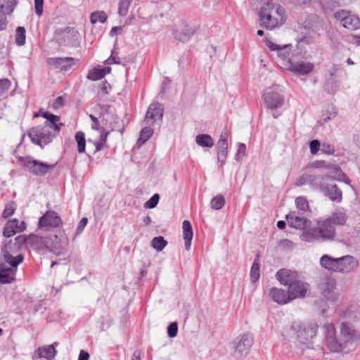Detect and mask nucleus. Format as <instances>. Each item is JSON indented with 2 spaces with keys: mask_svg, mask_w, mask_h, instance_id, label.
I'll list each match as a JSON object with an SVG mask.
<instances>
[{
  "mask_svg": "<svg viewBox=\"0 0 360 360\" xmlns=\"http://www.w3.org/2000/svg\"><path fill=\"white\" fill-rule=\"evenodd\" d=\"M318 324L315 322L297 323L295 322L290 328V341L297 349V352H304L314 349V338L316 336Z\"/></svg>",
  "mask_w": 360,
  "mask_h": 360,
  "instance_id": "nucleus-1",
  "label": "nucleus"
},
{
  "mask_svg": "<svg viewBox=\"0 0 360 360\" xmlns=\"http://www.w3.org/2000/svg\"><path fill=\"white\" fill-rule=\"evenodd\" d=\"M285 21V11L274 0H268L260 8L259 22L260 26L274 30L281 27Z\"/></svg>",
  "mask_w": 360,
  "mask_h": 360,
  "instance_id": "nucleus-2",
  "label": "nucleus"
},
{
  "mask_svg": "<svg viewBox=\"0 0 360 360\" xmlns=\"http://www.w3.org/2000/svg\"><path fill=\"white\" fill-rule=\"evenodd\" d=\"M335 236V228L329 226L324 219H318L316 226L304 231L300 239L307 243H323L333 240Z\"/></svg>",
  "mask_w": 360,
  "mask_h": 360,
  "instance_id": "nucleus-3",
  "label": "nucleus"
},
{
  "mask_svg": "<svg viewBox=\"0 0 360 360\" xmlns=\"http://www.w3.org/2000/svg\"><path fill=\"white\" fill-rule=\"evenodd\" d=\"M322 330L325 336V345L330 352H340L347 348L342 337L338 338L335 326L332 323L325 324Z\"/></svg>",
  "mask_w": 360,
  "mask_h": 360,
  "instance_id": "nucleus-4",
  "label": "nucleus"
},
{
  "mask_svg": "<svg viewBox=\"0 0 360 360\" xmlns=\"http://www.w3.org/2000/svg\"><path fill=\"white\" fill-rule=\"evenodd\" d=\"M340 332L346 347L354 349L360 344V332L347 321H342Z\"/></svg>",
  "mask_w": 360,
  "mask_h": 360,
  "instance_id": "nucleus-5",
  "label": "nucleus"
},
{
  "mask_svg": "<svg viewBox=\"0 0 360 360\" xmlns=\"http://www.w3.org/2000/svg\"><path fill=\"white\" fill-rule=\"evenodd\" d=\"M19 161L31 173L35 176H44L51 169L55 167V165L48 164L33 159L32 157H20Z\"/></svg>",
  "mask_w": 360,
  "mask_h": 360,
  "instance_id": "nucleus-6",
  "label": "nucleus"
},
{
  "mask_svg": "<svg viewBox=\"0 0 360 360\" xmlns=\"http://www.w3.org/2000/svg\"><path fill=\"white\" fill-rule=\"evenodd\" d=\"M19 250L20 248L18 245H15V243H14L11 240L4 242L3 244L1 252L4 259L6 263L12 267H18V266L23 261L24 257L22 255L18 254L14 256Z\"/></svg>",
  "mask_w": 360,
  "mask_h": 360,
  "instance_id": "nucleus-7",
  "label": "nucleus"
},
{
  "mask_svg": "<svg viewBox=\"0 0 360 360\" xmlns=\"http://www.w3.org/2000/svg\"><path fill=\"white\" fill-rule=\"evenodd\" d=\"M56 39L59 46L77 47L80 44L79 33L71 27L58 31Z\"/></svg>",
  "mask_w": 360,
  "mask_h": 360,
  "instance_id": "nucleus-8",
  "label": "nucleus"
},
{
  "mask_svg": "<svg viewBox=\"0 0 360 360\" xmlns=\"http://www.w3.org/2000/svg\"><path fill=\"white\" fill-rule=\"evenodd\" d=\"M48 128L49 127H44L43 124L32 128L29 131V136L32 141L41 148L51 142L56 135Z\"/></svg>",
  "mask_w": 360,
  "mask_h": 360,
  "instance_id": "nucleus-9",
  "label": "nucleus"
},
{
  "mask_svg": "<svg viewBox=\"0 0 360 360\" xmlns=\"http://www.w3.org/2000/svg\"><path fill=\"white\" fill-rule=\"evenodd\" d=\"M233 355L236 359H241L248 355L253 344L251 334L244 333L238 336L233 341Z\"/></svg>",
  "mask_w": 360,
  "mask_h": 360,
  "instance_id": "nucleus-10",
  "label": "nucleus"
},
{
  "mask_svg": "<svg viewBox=\"0 0 360 360\" xmlns=\"http://www.w3.org/2000/svg\"><path fill=\"white\" fill-rule=\"evenodd\" d=\"M47 248L54 254L64 255L68 250V238L62 231L58 234L51 235L48 238Z\"/></svg>",
  "mask_w": 360,
  "mask_h": 360,
  "instance_id": "nucleus-11",
  "label": "nucleus"
},
{
  "mask_svg": "<svg viewBox=\"0 0 360 360\" xmlns=\"http://www.w3.org/2000/svg\"><path fill=\"white\" fill-rule=\"evenodd\" d=\"M100 109L102 124L111 131L115 130L118 124V117L115 109L109 105H100Z\"/></svg>",
  "mask_w": 360,
  "mask_h": 360,
  "instance_id": "nucleus-12",
  "label": "nucleus"
},
{
  "mask_svg": "<svg viewBox=\"0 0 360 360\" xmlns=\"http://www.w3.org/2000/svg\"><path fill=\"white\" fill-rule=\"evenodd\" d=\"M262 98L266 106L271 110L281 108L284 103L283 96L274 87L266 89L262 95Z\"/></svg>",
  "mask_w": 360,
  "mask_h": 360,
  "instance_id": "nucleus-13",
  "label": "nucleus"
},
{
  "mask_svg": "<svg viewBox=\"0 0 360 360\" xmlns=\"http://www.w3.org/2000/svg\"><path fill=\"white\" fill-rule=\"evenodd\" d=\"M335 281L333 278L326 277L319 283V288L323 297L330 302V304L338 300V295L334 292Z\"/></svg>",
  "mask_w": 360,
  "mask_h": 360,
  "instance_id": "nucleus-14",
  "label": "nucleus"
},
{
  "mask_svg": "<svg viewBox=\"0 0 360 360\" xmlns=\"http://www.w3.org/2000/svg\"><path fill=\"white\" fill-rule=\"evenodd\" d=\"M195 29L184 21L179 22L174 30V37L181 41H187L195 34Z\"/></svg>",
  "mask_w": 360,
  "mask_h": 360,
  "instance_id": "nucleus-15",
  "label": "nucleus"
},
{
  "mask_svg": "<svg viewBox=\"0 0 360 360\" xmlns=\"http://www.w3.org/2000/svg\"><path fill=\"white\" fill-rule=\"evenodd\" d=\"M285 219L289 226L295 229H304L311 225L309 219L296 211L290 212L285 216Z\"/></svg>",
  "mask_w": 360,
  "mask_h": 360,
  "instance_id": "nucleus-16",
  "label": "nucleus"
},
{
  "mask_svg": "<svg viewBox=\"0 0 360 360\" xmlns=\"http://www.w3.org/2000/svg\"><path fill=\"white\" fill-rule=\"evenodd\" d=\"M338 261L337 272L339 273L349 274L355 270L359 265L358 259L352 255L339 257Z\"/></svg>",
  "mask_w": 360,
  "mask_h": 360,
  "instance_id": "nucleus-17",
  "label": "nucleus"
},
{
  "mask_svg": "<svg viewBox=\"0 0 360 360\" xmlns=\"http://www.w3.org/2000/svg\"><path fill=\"white\" fill-rule=\"evenodd\" d=\"M276 277L281 284L288 287V290L290 289V285L300 278L296 271L288 269H280L277 271Z\"/></svg>",
  "mask_w": 360,
  "mask_h": 360,
  "instance_id": "nucleus-18",
  "label": "nucleus"
},
{
  "mask_svg": "<svg viewBox=\"0 0 360 360\" xmlns=\"http://www.w3.org/2000/svg\"><path fill=\"white\" fill-rule=\"evenodd\" d=\"M63 224L60 216L54 211L46 212L39 220V226L59 227Z\"/></svg>",
  "mask_w": 360,
  "mask_h": 360,
  "instance_id": "nucleus-19",
  "label": "nucleus"
},
{
  "mask_svg": "<svg viewBox=\"0 0 360 360\" xmlns=\"http://www.w3.org/2000/svg\"><path fill=\"white\" fill-rule=\"evenodd\" d=\"M164 108L159 103H151L145 117V122L153 124L158 120H161L163 116Z\"/></svg>",
  "mask_w": 360,
  "mask_h": 360,
  "instance_id": "nucleus-20",
  "label": "nucleus"
},
{
  "mask_svg": "<svg viewBox=\"0 0 360 360\" xmlns=\"http://www.w3.org/2000/svg\"><path fill=\"white\" fill-rule=\"evenodd\" d=\"M76 60L75 58L72 57L49 58L47 60V63L54 68L60 69L62 71H67L75 65Z\"/></svg>",
  "mask_w": 360,
  "mask_h": 360,
  "instance_id": "nucleus-21",
  "label": "nucleus"
},
{
  "mask_svg": "<svg viewBox=\"0 0 360 360\" xmlns=\"http://www.w3.org/2000/svg\"><path fill=\"white\" fill-rule=\"evenodd\" d=\"M309 289V285L300 278L292 285H290L288 291L291 299L295 300L304 297Z\"/></svg>",
  "mask_w": 360,
  "mask_h": 360,
  "instance_id": "nucleus-22",
  "label": "nucleus"
},
{
  "mask_svg": "<svg viewBox=\"0 0 360 360\" xmlns=\"http://www.w3.org/2000/svg\"><path fill=\"white\" fill-rule=\"evenodd\" d=\"M288 69L295 74L304 75L311 72L314 69L313 63L304 61H298L295 58L288 66Z\"/></svg>",
  "mask_w": 360,
  "mask_h": 360,
  "instance_id": "nucleus-23",
  "label": "nucleus"
},
{
  "mask_svg": "<svg viewBox=\"0 0 360 360\" xmlns=\"http://www.w3.org/2000/svg\"><path fill=\"white\" fill-rule=\"evenodd\" d=\"M26 229V224L24 221L19 223L16 219L9 220L5 225L3 235L6 238H10L17 233H20Z\"/></svg>",
  "mask_w": 360,
  "mask_h": 360,
  "instance_id": "nucleus-24",
  "label": "nucleus"
},
{
  "mask_svg": "<svg viewBox=\"0 0 360 360\" xmlns=\"http://www.w3.org/2000/svg\"><path fill=\"white\" fill-rule=\"evenodd\" d=\"M269 297L278 304H285L293 300L291 299V296L288 290L286 292L283 289L277 288H272L270 289Z\"/></svg>",
  "mask_w": 360,
  "mask_h": 360,
  "instance_id": "nucleus-25",
  "label": "nucleus"
},
{
  "mask_svg": "<svg viewBox=\"0 0 360 360\" xmlns=\"http://www.w3.org/2000/svg\"><path fill=\"white\" fill-rule=\"evenodd\" d=\"M324 220L329 226L335 228V226L345 225L347 220V216L345 212L338 210L333 212L331 215L324 219Z\"/></svg>",
  "mask_w": 360,
  "mask_h": 360,
  "instance_id": "nucleus-26",
  "label": "nucleus"
},
{
  "mask_svg": "<svg viewBox=\"0 0 360 360\" xmlns=\"http://www.w3.org/2000/svg\"><path fill=\"white\" fill-rule=\"evenodd\" d=\"M278 56L284 62L287 63L288 67L295 58H297V52L292 50V46L290 44L281 46L278 50Z\"/></svg>",
  "mask_w": 360,
  "mask_h": 360,
  "instance_id": "nucleus-27",
  "label": "nucleus"
},
{
  "mask_svg": "<svg viewBox=\"0 0 360 360\" xmlns=\"http://www.w3.org/2000/svg\"><path fill=\"white\" fill-rule=\"evenodd\" d=\"M56 345H58V342L39 347L36 351L38 357L40 359L44 358L47 360H53L57 354V351L55 349V346Z\"/></svg>",
  "mask_w": 360,
  "mask_h": 360,
  "instance_id": "nucleus-28",
  "label": "nucleus"
},
{
  "mask_svg": "<svg viewBox=\"0 0 360 360\" xmlns=\"http://www.w3.org/2000/svg\"><path fill=\"white\" fill-rule=\"evenodd\" d=\"M323 193L332 201L340 202L342 199V191L335 184H327Z\"/></svg>",
  "mask_w": 360,
  "mask_h": 360,
  "instance_id": "nucleus-29",
  "label": "nucleus"
},
{
  "mask_svg": "<svg viewBox=\"0 0 360 360\" xmlns=\"http://www.w3.org/2000/svg\"><path fill=\"white\" fill-rule=\"evenodd\" d=\"M329 176H321V175H314V174H309L308 176V181L309 184L315 189H319L321 192L323 191L326 186L327 184H325L326 179H329Z\"/></svg>",
  "mask_w": 360,
  "mask_h": 360,
  "instance_id": "nucleus-30",
  "label": "nucleus"
},
{
  "mask_svg": "<svg viewBox=\"0 0 360 360\" xmlns=\"http://www.w3.org/2000/svg\"><path fill=\"white\" fill-rule=\"evenodd\" d=\"M183 236L185 248L188 250L191 248L193 236L192 226L189 221L184 220L182 223Z\"/></svg>",
  "mask_w": 360,
  "mask_h": 360,
  "instance_id": "nucleus-31",
  "label": "nucleus"
},
{
  "mask_svg": "<svg viewBox=\"0 0 360 360\" xmlns=\"http://www.w3.org/2000/svg\"><path fill=\"white\" fill-rule=\"evenodd\" d=\"M342 321H347L349 323L355 322L360 319V312L357 308L351 307L343 311L340 314Z\"/></svg>",
  "mask_w": 360,
  "mask_h": 360,
  "instance_id": "nucleus-32",
  "label": "nucleus"
},
{
  "mask_svg": "<svg viewBox=\"0 0 360 360\" xmlns=\"http://www.w3.org/2000/svg\"><path fill=\"white\" fill-rule=\"evenodd\" d=\"M338 262V258H334L328 255H323L320 259V264L323 268L335 272H337Z\"/></svg>",
  "mask_w": 360,
  "mask_h": 360,
  "instance_id": "nucleus-33",
  "label": "nucleus"
},
{
  "mask_svg": "<svg viewBox=\"0 0 360 360\" xmlns=\"http://www.w3.org/2000/svg\"><path fill=\"white\" fill-rule=\"evenodd\" d=\"M17 267L2 268L0 269V283H10L15 280Z\"/></svg>",
  "mask_w": 360,
  "mask_h": 360,
  "instance_id": "nucleus-34",
  "label": "nucleus"
},
{
  "mask_svg": "<svg viewBox=\"0 0 360 360\" xmlns=\"http://www.w3.org/2000/svg\"><path fill=\"white\" fill-rule=\"evenodd\" d=\"M48 238L39 236L37 235H30L27 237V245H30L36 249L47 248Z\"/></svg>",
  "mask_w": 360,
  "mask_h": 360,
  "instance_id": "nucleus-35",
  "label": "nucleus"
},
{
  "mask_svg": "<svg viewBox=\"0 0 360 360\" xmlns=\"http://www.w3.org/2000/svg\"><path fill=\"white\" fill-rule=\"evenodd\" d=\"M342 26L349 30H356L360 27V19L354 15L349 14Z\"/></svg>",
  "mask_w": 360,
  "mask_h": 360,
  "instance_id": "nucleus-36",
  "label": "nucleus"
},
{
  "mask_svg": "<svg viewBox=\"0 0 360 360\" xmlns=\"http://www.w3.org/2000/svg\"><path fill=\"white\" fill-rule=\"evenodd\" d=\"M195 142L200 146L206 148H212L214 144V140L211 136L206 134L197 135L195 137Z\"/></svg>",
  "mask_w": 360,
  "mask_h": 360,
  "instance_id": "nucleus-37",
  "label": "nucleus"
},
{
  "mask_svg": "<svg viewBox=\"0 0 360 360\" xmlns=\"http://www.w3.org/2000/svg\"><path fill=\"white\" fill-rule=\"evenodd\" d=\"M153 134V129L150 127H143L140 131V136L137 140L136 145L140 146L145 143Z\"/></svg>",
  "mask_w": 360,
  "mask_h": 360,
  "instance_id": "nucleus-38",
  "label": "nucleus"
},
{
  "mask_svg": "<svg viewBox=\"0 0 360 360\" xmlns=\"http://www.w3.org/2000/svg\"><path fill=\"white\" fill-rule=\"evenodd\" d=\"M59 121L60 117L58 116V119H51L49 121H46L43 125L44 127H49L48 129L50 130V131L54 132V134L56 136L60 130V126L62 125L61 123H59Z\"/></svg>",
  "mask_w": 360,
  "mask_h": 360,
  "instance_id": "nucleus-39",
  "label": "nucleus"
},
{
  "mask_svg": "<svg viewBox=\"0 0 360 360\" xmlns=\"http://www.w3.org/2000/svg\"><path fill=\"white\" fill-rule=\"evenodd\" d=\"M15 7V4L13 0H6L4 1L3 4H0V13L5 17L6 14H11Z\"/></svg>",
  "mask_w": 360,
  "mask_h": 360,
  "instance_id": "nucleus-40",
  "label": "nucleus"
},
{
  "mask_svg": "<svg viewBox=\"0 0 360 360\" xmlns=\"http://www.w3.org/2000/svg\"><path fill=\"white\" fill-rule=\"evenodd\" d=\"M105 77V72L103 70H101V68H94L91 70L86 77L88 79L91 81H97Z\"/></svg>",
  "mask_w": 360,
  "mask_h": 360,
  "instance_id": "nucleus-41",
  "label": "nucleus"
},
{
  "mask_svg": "<svg viewBox=\"0 0 360 360\" xmlns=\"http://www.w3.org/2000/svg\"><path fill=\"white\" fill-rule=\"evenodd\" d=\"M75 140L77 143V150L79 153L85 151L86 140L85 135L82 131H77L75 134Z\"/></svg>",
  "mask_w": 360,
  "mask_h": 360,
  "instance_id": "nucleus-42",
  "label": "nucleus"
},
{
  "mask_svg": "<svg viewBox=\"0 0 360 360\" xmlns=\"http://www.w3.org/2000/svg\"><path fill=\"white\" fill-rule=\"evenodd\" d=\"M107 20V15L104 11H95L91 14L90 20L92 24L97 22L104 23Z\"/></svg>",
  "mask_w": 360,
  "mask_h": 360,
  "instance_id": "nucleus-43",
  "label": "nucleus"
},
{
  "mask_svg": "<svg viewBox=\"0 0 360 360\" xmlns=\"http://www.w3.org/2000/svg\"><path fill=\"white\" fill-rule=\"evenodd\" d=\"M228 137L229 132L227 131L221 132L217 143V150H228Z\"/></svg>",
  "mask_w": 360,
  "mask_h": 360,
  "instance_id": "nucleus-44",
  "label": "nucleus"
},
{
  "mask_svg": "<svg viewBox=\"0 0 360 360\" xmlns=\"http://www.w3.org/2000/svg\"><path fill=\"white\" fill-rule=\"evenodd\" d=\"M167 245V242L162 236L155 237L151 241L152 247L157 251L162 250Z\"/></svg>",
  "mask_w": 360,
  "mask_h": 360,
  "instance_id": "nucleus-45",
  "label": "nucleus"
},
{
  "mask_svg": "<svg viewBox=\"0 0 360 360\" xmlns=\"http://www.w3.org/2000/svg\"><path fill=\"white\" fill-rule=\"evenodd\" d=\"M225 204V199L223 195H217L214 197L211 202L210 206L213 210H219L221 209Z\"/></svg>",
  "mask_w": 360,
  "mask_h": 360,
  "instance_id": "nucleus-46",
  "label": "nucleus"
},
{
  "mask_svg": "<svg viewBox=\"0 0 360 360\" xmlns=\"http://www.w3.org/2000/svg\"><path fill=\"white\" fill-rule=\"evenodd\" d=\"M295 204L297 209L302 212H306L309 210L308 201L304 197L300 196L295 199Z\"/></svg>",
  "mask_w": 360,
  "mask_h": 360,
  "instance_id": "nucleus-47",
  "label": "nucleus"
},
{
  "mask_svg": "<svg viewBox=\"0 0 360 360\" xmlns=\"http://www.w3.org/2000/svg\"><path fill=\"white\" fill-rule=\"evenodd\" d=\"M25 29L23 27H18L15 32V43L18 46L25 44Z\"/></svg>",
  "mask_w": 360,
  "mask_h": 360,
  "instance_id": "nucleus-48",
  "label": "nucleus"
},
{
  "mask_svg": "<svg viewBox=\"0 0 360 360\" xmlns=\"http://www.w3.org/2000/svg\"><path fill=\"white\" fill-rule=\"evenodd\" d=\"M133 0H120L118 6V13L120 16L124 17L128 13L129 6Z\"/></svg>",
  "mask_w": 360,
  "mask_h": 360,
  "instance_id": "nucleus-49",
  "label": "nucleus"
},
{
  "mask_svg": "<svg viewBox=\"0 0 360 360\" xmlns=\"http://www.w3.org/2000/svg\"><path fill=\"white\" fill-rule=\"evenodd\" d=\"M250 276L252 283H255L259 278V264L256 261H255L252 265Z\"/></svg>",
  "mask_w": 360,
  "mask_h": 360,
  "instance_id": "nucleus-50",
  "label": "nucleus"
},
{
  "mask_svg": "<svg viewBox=\"0 0 360 360\" xmlns=\"http://www.w3.org/2000/svg\"><path fill=\"white\" fill-rule=\"evenodd\" d=\"M109 134V131L107 129H102V133H101L99 141L96 144V148L97 151L101 150L105 143L106 142L108 136Z\"/></svg>",
  "mask_w": 360,
  "mask_h": 360,
  "instance_id": "nucleus-51",
  "label": "nucleus"
},
{
  "mask_svg": "<svg viewBox=\"0 0 360 360\" xmlns=\"http://www.w3.org/2000/svg\"><path fill=\"white\" fill-rule=\"evenodd\" d=\"M15 205L14 202H9L5 206L2 213V217L5 219L11 217L15 212Z\"/></svg>",
  "mask_w": 360,
  "mask_h": 360,
  "instance_id": "nucleus-52",
  "label": "nucleus"
},
{
  "mask_svg": "<svg viewBox=\"0 0 360 360\" xmlns=\"http://www.w3.org/2000/svg\"><path fill=\"white\" fill-rule=\"evenodd\" d=\"M159 200V194L155 193L147 202H145L144 207L146 208L153 209L157 206Z\"/></svg>",
  "mask_w": 360,
  "mask_h": 360,
  "instance_id": "nucleus-53",
  "label": "nucleus"
},
{
  "mask_svg": "<svg viewBox=\"0 0 360 360\" xmlns=\"http://www.w3.org/2000/svg\"><path fill=\"white\" fill-rule=\"evenodd\" d=\"M349 12L345 11V10H341V11H338L337 12L335 13L334 14V17L335 19H337L338 20H339L341 23V25H342L343 23L345 22V20H346V18H347V17L349 15Z\"/></svg>",
  "mask_w": 360,
  "mask_h": 360,
  "instance_id": "nucleus-54",
  "label": "nucleus"
},
{
  "mask_svg": "<svg viewBox=\"0 0 360 360\" xmlns=\"http://www.w3.org/2000/svg\"><path fill=\"white\" fill-rule=\"evenodd\" d=\"M320 150L323 153L328 155H332L335 153L334 146L328 142H323L321 144Z\"/></svg>",
  "mask_w": 360,
  "mask_h": 360,
  "instance_id": "nucleus-55",
  "label": "nucleus"
},
{
  "mask_svg": "<svg viewBox=\"0 0 360 360\" xmlns=\"http://www.w3.org/2000/svg\"><path fill=\"white\" fill-rule=\"evenodd\" d=\"M178 332V324L176 322L171 323L167 327V335L169 338L176 336Z\"/></svg>",
  "mask_w": 360,
  "mask_h": 360,
  "instance_id": "nucleus-56",
  "label": "nucleus"
},
{
  "mask_svg": "<svg viewBox=\"0 0 360 360\" xmlns=\"http://www.w3.org/2000/svg\"><path fill=\"white\" fill-rule=\"evenodd\" d=\"M228 150H218L217 151V160L219 167H221L225 163L227 158Z\"/></svg>",
  "mask_w": 360,
  "mask_h": 360,
  "instance_id": "nucleus-57",
  "label": "nucleus"
},
{
  "mask_svg": "<svg viewBox=\"0 0 360 360\" xmlns=\"http://www.w3.org/2000/svg\"><path fill=\"white\" fill-rule=\"evenodd\" d=\"M11 82L8 79H0V95L6 92L11 87Z\"/></svg>",
  "mask_w": 360,
  "mask_h": 360,
  "instance_id": "nucleus-58",
  "label": "nucleus"
},
{
  "mask_svg": "<svg viewBox=\"0 0 360 360\" xmlns=\"http://www.w3.org/2000/svg\"><path fill=\"white\" fill-rule=\"evenodd\" d=\"M321 143L319 141L314 139L310 141L309 148L311 154L315 155L318 153L319 148H321Z\"/></svg>",
  "mask_w": 360,
  "mask_h": 360,
  "instance_id": "nucleus-59",
  "label": "nucleus"
},
{
  "mask_svg": "<svg viewBox=\"0 0 360 360\" xmlns=\"http://www.w3.org/2000/svg\"><path fill=\"white\" fill-rule=\"evenodd\" d=\"M89 117L93 122V124L91 125V128L93 129L100 131L101 133H102V129H105L104 127H100V122L98 119L94 115H90Z\"/></svg>",
  "mask_w": 360,
  "mask_h": 360,
  "instance_id": "nucleus-60",
  "label": "nucleus"
},
{
  "mask_svg": "<svg viewBox=\"0 0 360 360\" xmlns=\"http://www.w3.org/2000/svg\"><path fill=\"white\" fill-rule=\"evenodd\" d=\"M278 247L282 250L291 249L293 247V243L290 240L282 239L278 243Z\"/></svg>",
  "mask_w": 360,
  "mask_h": 360,
  "instance_id": "nucleus-61",
  "label": "nucleus"
},
{
  "mask_svg": "<svg viewBox=\"0 0 360 360\" xmlns=\"http://www.w3.org/2000/svg\"><path fill=\"white\" fill-rule=\"evenodd\" d=\"M44 0H34V7L36 14L41 16L43 14Z\"/></svg>",
  "mask_w": 360,
  "mask_h": 360,
  "instance_id": "nucleus-62",
  "label": "nucleus"
},
{
  "mask_svg": "<svg viewBox=\"0 0 360 360\" xmlns=\"http://www.w3.org/2000/svg\"><path fill=\"white\" fill-rule=\"evenodd\" d=\"M316 304L318 309L320 310L321 314L323 316H328L327 311H328V309L330 307V305H328L327 307L325 306L324 301L323 300H321L320 302H317Z\"/></svg>",
  "mask_w": 360,
  "mask_h": 360,
  "instance_id": "nucleus-63",
  "label": "nucleus"
},
{
  "mask_svg": "<svg viewBox=\"0 0 360 360\" xmlns=\"http://www.w3.org/2000/svg\"><path fill=\"white\" fill-rule=\"evenodd\" d=\"M87 221L88 220L86 217H84L80 220L76 230V234H79L83 231L84 229L87 224Z\"/></svg>",
  "mask_w": 360,
  "mask_h": 360,
  "instance_id": "nucleus-64",
  "label": "nucleus"
}]
</instances>
